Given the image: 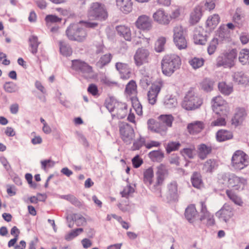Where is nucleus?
<instances>
[{
    "instance_id": "54",
    "label": "nucleus",
    "mask_w": 249,
    "mask_h": 249,
    "mask_svg": "<svg viewBox=\"0 0 249 249\" xmlns=\"http://www.w3.org/2000/svg\"><path fill=\"white\" fill-rule=\"evenodd\" d=\"M61 198L70 201L72 204L75 206H79L80 205V201L78 199L72 195H63L61 196Z\"/></svg>"
},
{
    "instance_id": "5",
    "label": "nucleus",
    "mask_w": 249,
    "mask_h": 249,
    "mask_svg": "<svg viewBox=\"0 0 249 249\" xmlns=\"http://www.w3.org/2000/svg\"><path fill=\"white\" fill-rule=\"evenodd\" d=\"M88 16L92 19L103 21L107 19L108 14L104 4L96 2L91 4L88 12Z\"/></svg>"
},
{
    "instance_id": "7",
    "label": "nucleus",
    "mask_w": 249,
    "mask_h": 249,
    "mask_svg": "<svg viewBox=\"0 0 249 249\" xmlns=\"http://www.w3.org/2000/svg\"><path fill=\"white\" fill-rule=\"evenodd\" d=\"M202 104V100L196 95L194 90L191 89L184 97L182 107L186 110H193L199 107Z\"/></svg>"
},
{
    "instance_id": "36",
    "label": "nucleus",
    "mask_w": 249,
    "mask_h": 249,
    "mask_svg": "<svg viewBox=\"0 0 249 249\" xmlns=\"http://www.w3.org/2000/svg\"><path fill=\"white\" fill-rule=\"evenodd\" d=\"M233 78L236 82L241 84H246L249 82L248 77L242 71L234 73Z\"/></svg>"
},
{
    "instance_id": "12",
    "label": "nucleus",
    "mask_w": 249,
    "mask_h": 249,
    "mask_svg": "<svg viewBox=\"0 0 249 249\" xmlns=\"http://www.w3.org/2000/svg\"><path fill=\"white\" fill-rule=\"evenodd\" d=\"M213 111L215 114L222 113L223 115H227L229 107L227 103L221 96H217L213 98Z\"/></svg>"
},
{
    "instance_id": "3",
    "label": "nucleus",
    "mask_w": 249,
    "mask_h": 249,
    "mask_svg": "<svg viewBox=\"0 0 249 249\" xmlns=\"http://www.w3.org/2000/svg\"><path fill=\"white\" fill-rule=\"evenodd\" d=\"M219 180L221 183L229 188H232L238 190L243 188L247 183V180L243 178L239 177L234 174L224 173L221 175Z\"/></svg>"
},
{
    "instance_id": "13",
    "label": "nucleus",
    "mask_w": 249,
    "mask_h": 249,
    "mask_svg": "<svg viewBox=\"0 0 249 249\" xmlns=\"http://www.w3.org/2000/svg\"><path fill=\"white\" fill-rule=\"evenodd\" d=\"M149 54V51L146 49L140 48L137 49L134 56L136 65L140 67L148 63Z\"/></svg>"
},
{
    "instance_id": "31",
    "label": "nucleus",
    "mask_w": 249,
    "mask_h": 249,
    "mask_svg": "<svg viewBox=\"0 0 249 249\" xmlns=\"http://www.w3.org/2000/svg\"><path fill=\"white\" fill-rule=\"evenodd\" d=\"M191 182L192 185L196 188H200L203 186L202 177L198 172H194L191 177Z\"/></svg>"
},
{
    "instance_id": "4",
    "label": "nucleus",
    "mask_w": 249,
    "mask_h": 249,
    "mask_svg": "<svg viewBox=\"0 0 249 249\" xmlns=\"http://www.w3.org/2000/svg\"><path fill=\"white\" fill-rule=\"evenodd\" d=\"M157 171L156 172V182L155 184L151 187V190L155 192L157 197H161V188L160 186L162 184L164 179L168 176V168L163 164H160L157 167Z\"/></svg>"
},
{
    "instance_id": "55",
    "label": "nucleus",
    "mask_w": 249,
    "mask_h": 249,
    "mask_svg": "<svg viewBox=\"0 0 249 249\" xmlns=\"http://www.w3.org/2000/svg\"><path fill=\"white\" fill-rule=\"evenodd\" d=\"M73 220H74L77 226L84 225L86 223V220L80 214H74L72 216Z\"/></svg>"
},
{
    "instance_id": "20",
    "label": "nucleus",
    "mask_w": 249,
    "mask_h": 249,
    "mask_svg": "<svg viewBox=\"0 0 249 249\" xmlns=\"http://www.w3.org/2000/svg\"><path fill=\"white\" fill-rule=\"evenodd\" d=\"M116 5L124 14L129 13L132 9L131 0H116Z\"/></svg>"
},
{
    "instance_id": "10",
    "label": "nucleus",
    "mask_w": 249,
    "mask_h": 249,
    "mask_svg": "<svg viewBox=\"0 0 249 249\" xmlns=\"http://www.w3.org/2000/svg\"><path fill=\"white\" fill-rule=\"evenodd\" d=\"M72 66L73 69L81 72L86 78H91L93 75L92 67L84 61L80 60H72Z\"/></svg>"
},
{
    "instance_id": "30",
    "label": "nucleus",
    "mask_w": 249,
    "mask_h": 249,
    "mask_svg": "<svg viewBox=\"0 0 249 249\" xmlns=\"http://www.w3.org/2000/svg\"><path fill=\"white\" fill-rule=\"evenodd\" d=\"M217 165L215 160L209 159L204 163L202 170L206 173H212L217 168Z\"/></svg>"
},
{
    "instance_id": "40",
    "label": "nucleus",
    "mask_w": 249,
    "mask_h": 249,
    "mask_svg": "<svg viewBox=\"0 0 249 249\" xmlns=\"http://www.w3.org/2000/svg\"><path fill=\"white\" fill-rule=\"evenodd\" d=\"M219 21L220 17L219 15L213 14L208 18L206 21V25L211 28H214L219 23Z\"/></svg>"
},
{
    "instance_id": "56",
    "label": "nucleus",
    "mask_w": 249,
    "mask_h": 249,
    "mask_svg": "<svg viewBox=\"0 0 249 249\" xmlns=\"http://www.w3.org/2000/svg\"><path fill=\"white\" fill-rule=\"evenodd\" d=\"M136 84L134 81H130L126 86L125 92L128 94L134 93L136 90Z\"/></svg>"
},
{
    "instance_id": "22",
    "label": "nucleus",
    "mask_w": 249,
    "mask_h": 249,
    "mask_svg": "<svg viewBox=\"0 0 249 249\" xmlns=\"http://www.w3.org/2000/svg\"><path fill=\"white\" fill-rule=\"evenodd\" d=\"M204 127V124L201 121H195L188 125V131L191 134H196L200 132Z\"/></svg>"
},
{
    "instance_id": "42",
    "label": "nucleus",
    "mask_w": 249,
    "mask_h": 249,
    "mask_svg": "<svg viewBox=\"0 0 249 249\" xmlns=\"http://www.w3.org/2000/svg\"><path fill=\"white\" fill-rule=\"evenodd\" d=\"M214 82L212 80L206 78L200 83V87L202 89L205 91H211L213 89Z\"/></svg>"
},
{
    "instance_id": "63",
    "label": "nucleus",
    "mask_w": 249,
    "mask_h": 249,
    "mask_svg": "<svg viewBox=\"0 0 249 249\" xmlns=\"http://www.w3.org/2000/svg\"><path fill=\"white\" fill-rule=\"evenodd\" d=\"M215 1L216 0H206L204 4L206 9L209 11L214 9L215 7Z\"/></svg>"
},
{
    "instance_id": "14",
    "label": "nucleus",
    "mask_w": 249,
    "mask_h": 249,
    "mask_svg": "<svg viewBox=\"0 0 249 249\" xmlns=\"http://www.w3.org/2000/svg\"><path fill=\"white\" fill-rule=\"evenodd\" d=\"M120 132L123 140L125 142H131L134 137L133 128L127 123H123L120 126Z\"/></svg>"
},
{
    "instance_id": "24",
    "label": "nucleus",
    "mask_w": 249,
    "mask_h": 249,
    "mask_svg": "<svg viewBox=\"0 0 249 249\" xmlns=\"http://www.w3.org/2000/svg\"><path fill=\"white\" fill-rule=\"evenodd\" d=\"M168 200L169 201L176 200L178 198V185L177 182H171L168 185Z\"/></svg>"
},
{
    "instance_id": "18",
    "label": "nucleus",
    "mask_w": 249,
    "mask_h": 249,
    "mask_svg": "<svg viewBox=\"0 0 249 249\" xmlns=\"http://www.w3.org/2000/svg\"><path fill=\"white\" fill-rule=\"evenodd\" d=\"M216 216L227 222L233 215L232 208L227 204L216 213Z\"/></svg>"
},
{
    "instance_id": "48",
    "label": "nucleus",
    "mask_w": 249,
    "mask_h": 249,
    "mask_svg": "<svg viewBox=\"0 0 249 249\" xmlns=\"http://www.w3.org/2000/svg\"><path fill=\"white\" fill-rule=\"evenodd\" d=\"M249 57V50L242 49L239 54V60L243 64L245 65L248 62Z\"/></svg>"
},
{
    "instance_id": "1",
    "label": "nucleus",
    "mask_w": 249,
    "mask_h": 249,
    "mask_svg": "<svg viewBox=\"0 0 249 249\" xmlns=\"http://www.w3.org/2000/svg\"><path fill=\"white\" fill-rule=\"evenodd\" d=\"M84 23L86 27L94 28L97 26L98 23L93 22L80 21L78 23L71 24L66 31L68 38L72 41L82 42L86 40L88 33L81 25Z\"/></svg>"
},
{
    "instance_id": "52",
    "label": "nucleus",
    "mask_w": 249,
    "mask_h": 249,
    "mask_svg": "<svg viewBox=\"0 0 249 249\" xmlns=\"http://www.w3.org/2000/svg\"><path fill=\"white\" fill-rule=\"evenodd\" d=\"M218 44V40L216 38H213L210 42L207 48L208 53L212 55L215 52Z\"/></svg>"
},
{
    "instance_id": "23",
    "label": "nucleus",
    "mask_w": 249,
    "mask_h": 249,
    "mask_svg": "<svg viewBox=\"0 0 249 249\" xmlns=\"http://www.w3.org/2000/svg\"><path fill=\"white\" fill-rule=\"evenodd\" d=\"M204 31L201 29H196L194 32L193 39L196 44L204 45L206 40V35H204Z\"/></svg>"
},
{
    "instance_id": "17",
    "label": "nucleus",
    "mask_w": 249,
    "mask_h": 249,
    "mask_svg": "<svg viewBox=\"0 0 249 249\" xmlns=\"http://www.w3.org/2000/svg\"><path fill=\"white\" fill-rule=\"evenodd\" d=\"M153 18L155 21L160 24L167 25L170 22V18L168 14L162 9L155 12L153 15Z\"/></svg>"
},
{
    "instance_id": "49",
    "label": "nucleus",
    "mask_w": 249,
    "mask_h": 249,
    "mask_svg": "<svg viewBox=\"0 0 249 249\" xmlns=\"http://www.w3.org/2000/svg\"><path fill=\"white\" fill-rule=\"evenodd\" d=\"M165 43L166 38L164 37H160L155 43V51L158 53L162 52L164 50Z\"/></svg>"
},
{
    "instance_id": "45",
    "label": "nucleus",
    "mask_w": 249,
    "mask_h": 249,
    "mask_svg": "<svg viewBox=\"0 0 249 249\" xmlns=\"http://www.w3.org/2000/svg\"><path fill=\"white\" fill-rule=\"evenodd\" d=\"M5 91L9 93L17 92L19 90L18 86L13 82H7L3 85Z\"/></svg>"
},
{
    "instance_id": "6",
    "label": "nucleus",
    "mask_w": 249,
    "mask_h": 249,
    "mask_svg": "<svg viewBox=\"0 0 249 249\" xmlns=\"http://www.w3.org/2000/svg\"><path fill=\"white\" fill-rule=\"evenodd\" d=\"M237 56V51L232 49L218 56L216 60V65L218 67L231 68L234 65V60Z\"/></svg>"
},
{
    "instance_id": "11",
    "label": "nucleus",
    "mask_w": 249,
    "mask_h": 249,
    "mask_svg": "<svg viewBox=\"0 0 249 249\" xmlns=\"http://www.w3.org/2000/svg\"><path fill=\"white\" fill-rule=\"evenodd\" d=\"M163 85V83L161 80L157 81L152 84L147 92V99L150 104L154 105L156 103L158 95Z\"/></svg>"
},
{
    "instance_id": "9",
    "label": "nucleus",
    "mask_w": 249,
    "mask_h": 249,
    "mask_svg": "<svg viewBox=\"0 0 249 249\" xmlns=\"http://www.w3.org/2000/svg\"><path fill=\"white\" fill-rule=\"evenodd\" d=\"M173 40L178 49L182 50L187 48L186 32L182 26H177L174 28Z\"/></svg>"
},
{
    "instance_id": "34",
    "label": "nucleus",
    "mask_w": 249,
    "mask_h": 249,
    "mask_svg": "<svg viewBox=\"0 0 249 249\" xmlns=\"http://www.w3.org/2000/svg\"><path fill=\"white\" fill-rule=\"evenodd\" d=\"M60 53L64 56H69L72 54V49L70 46L63 41H59Z\"/></svg>"
},
{
    "instance_id": "29",
    "label": "nucleus",
    "mask_w": 249,
    "mask_h": 249,
    "mask_svg": "<svg viewBox=\"0 0 249 249\" xmlns=\"http://www.w3.org/2000/svg\"><path fill=\"white\" fill-rule=\"evenodd\" d=\"M216 137L217 141L222 142L231 139L233 136L231 132L221 129L217 132Z\"/></svg>"
},
{
    "instance_id": "46",
    "label": "nucleus",
    "mask_w": 249,
    "mask_h": 249,
    "mask_svg": "<svg viewBox=\"0 0 249 249\" xmlns=\"http://www.w3.org/2000/svg\"><path fill=\"white\" fill-rule=\"evenodd\" d=\"M178 104L177 99L172 96H166L164 99V105L166 108L175 107Z\"/></svg>"
},
{
    "instance_id": "16",
    "label": "nucleus",
    "mask_w": 249,
    "mask_h": 249,
    "mask_svg": "<svg viewBox=\"0 0 249 249\" xmlns=\"http://www.w3.org/2000/svg\"><path fill=\"white\" fill-rule=\"evenodd\" d=\"M148 127L151 131L164 135L167 130V127L161 121H155L154 119H149L147 121Z\"/></svg>"
},
{
    "instance_id": "62",
    "label": "nucleus",
    "mask_w": 249,
    "mask_h": 249,
    "mask_svg": "<svg viewBox=\"0 0 249 249\" xmlns=\"http://www.w3.org/2000/svg\"><path fill=\"white\" fill-rule=\"evenodd\" d=\"M194 148H184L181 153L183 156L193 159L194 156Z\"/></svg>"
},
{
    "instance_id": "15",
    "label": "nucleus",
    "mask_w": 249,
    "mask_h": 249,
    "mask_svg": "<svg viewBox=\"0 0 249 249\" xmlns=\"http://www.w3.org/2000/svg\"><path fill=\"white\" fill-rule=\"evenodd\" d=\"M136 26L143 31H149L152 27V20L145 15L139 16L135 22Z\"/></svg>"
},
{
    "instance_id": "39",
    "label": "nucleus",
    "mask_w": 249,
    "mask_h": 249,
    "mask_svg": "<svg viewBox=\"0 0 249 249\" xmlns=\"http://www.w3.org/2000/svg\"><path fill=\"white\" fill-rule=\"evenodd\" d=\"M218 89L219 91L226 95L230 94L233 90L232 86L227 85L225 82H220L218 84Z\"/></svg>"
},
{
    "instance_id": "8",
    "label": "nucleus",
    "mask_w": 249,
    "mask_h": 249,
    "mask_svg": "<svg viewBox=\"0 0 249 249\" xmlns=\"http://www.w3.org/2000/svg\"><path fill=\"white\" fill-rule=\"evenodd\" d=\"M249 163L248 156L244 152L238 150L233 154L231 159V164L235 170L243 169L247 167Z\"/></svg>"
},
{
    "instance_id": "41",
    "label": "nucleus",
    "mask_w": 249,
    "mask_h": 249,
    "mask_svg": "<svg viewBox=\"0 0 249 249\" xmlns=\"http://www.w3.org/2000/svg\"><path fill=\"white\" fill-rule=\"evenodd\" d=\"M148 155L152 161L156 162H160L164 157V153L160 150L152 151Z\"/></svg>"
},
{
    "instance_id": "32",
    "label": "nucleus",
    "mask_w": 249,
    "mask_h": 249,
    "mask_svg": "<svg viewBox=\"0 0 249 249\" xmlns=\"http://www.w3.org/2000/svg\"><path fill=\"white\" fill-rule=\"evenodd\" d=\"M197 214V211L194 205H189L185 210V216L190 222H193V219Z\"/></svg>"
},
{
    "instance_id": "59",
    "label": "nucleus",
    "mask_w": 249,
    "mask_h": 249,
    "mask_svg": "<svg viewBox=\"0 0 249 249\" xmlns=\"http://www.w3.org/2000/svg\"><path fill=\"white\" fill-rule=\"evenodd\" d=\"M47 198L45 194L38 193L37 196H33L30 198V201L32 203L36 204L38 201H44Z\"/></svg>"
},
{
    "instance_id": "33",
    "label": "nucleus",
    "mask_w": 249,
    "mask_h": 249,
    "mask_svg": "<svg viewBox=\"0 0 249 249\" xmlns=\"http://www.w3.org/2000/svg\"><path fill=\"white\" fill-rule=\"evenodd\" d=\"M219 37L222 41H229L230 38V31L225 26H221L217 31Z\"/></svg>"
},
{
    "instance_id": "51",
    "label": "nucleus",
    "mask_w": 249,
    "mask_h": 249,
    "mask_svg": "<svg viewBox=\"0 0 249 249\" xmlns=\"http://www.w3.org/2000/svg\"><path fill=\"white\" fill-rule=\"evenodd\" d=\"M204 62V60L202 58L194 57L189 61V64L192 67L196 69L202 67Z\"/></svg>"
},
{
    "instance_id": "57",
    "label": "nucleus",
    "mask_w": 249,
    "mask_h": 249,
    "mask_svg": "<svg viewBox=\"0 0 249 249\" xmlns=\"http://www.w3.org/2000/svg\"><path fill=\"white\" fill-rule=\"evenodd\" d=\"M180 146V144L178 142H169L166 147L167 153H170L172 151L178 150Z\"/></svg>"
},
{
    "instance_id": "61",
    "label": "nucleus",
    "mask_w": 249,
    "mask_h": 249,
    "mask_svg": "<svg viewBox=\"0 0 249 249\" xmlns=\"http://www.w3.org/2000/svg\"><path fill=\"white\" fill-rule=\"evenodd\" d=\"M134 192V189L130 185H127L121 192L123 197H127L131 194Z\"/></svg>"
},
{
    "instance_id": "25",
    "label": "nucleus",
    "mask_w": 249,
    "mask_h": 249,
    "mask_svg": "<svg viewBox=\"0 0 249 249\" xmlns=\"http://www.w3.org/2000/svg\"><path fill=\"white\" fill-rule=\"evenodd\" d=\"M30 51L33 54H36L38 51V47L40 42L38 41V37L36 35H31L28 39Z\"/></svg>"
},
{
    "instance_id": "21",
    "label": "nucleus",
    "mask_w": 249,
    "mask_h": 249,
    "mask_svg": "<svg viewBox=\"0 0 249 249\" xmlns=\"http://www.w3.org/2000/svg\"><path fill=\"white\" fill-rule=\"evenodd\" d=\"M212 151V147L211 145L202 143L198 146L197 155L201 160H204L211 153Z\"/></svg>"
},
{
    "instance_id": "28",
    "label": "nucleus",
    "mask_w": 249,
    "mask_h": 249,
    "mask_svg": "<svg viewBox=\"0 0 249 249\" xmlns=\"http://www.w3.org/2000/svg\"><path fill=\"white\" fill-rule=\"evenodd\" d=\"M116 116L119 119L124 118L127 113V106L123 103H116L115 106Z\"/></svg>"
},
{
    "instance_id": "35",
    "label": "nucleus",
    "mask_w": 249,
    "mask_h": 249,
    "mask_svg": "<svg viewBox=\"0 0 249 249\" xmlns=\"http://www.w3.org/2000/svg\"><path fill=\"white\" fill-rule=\"evenodd\" d=\"M112 58V55L110 53H107L103 55L97 62V66L100 69L103 68L105 66L107 65L110 62Z\"/></svg>"
},
{
    "instance_id": "2",
    "label": "nucleus",
    "mask_w": 249,
    "mask_h": 249,
    "mask_svg": "<svg viewBox=\"0 0 249 249\" xmlns=\"http://www.w3.org/2000/svg\"><path fill=\"white\" fill-rule=\"evenodd\" d=\"M181 64L180 58L175 54L165 55L161 60L162 73L166 76H171L179 69Z\"/></svg>"
},
{
    "instance_id": "27",
    "label": "nucleus",
    "mask_w": 249,
    "mask_h": 249,
    "mask_svg": "<svg viewBox=\"0 0 249 249\" xmlns=\"http://www.w3.org/2000/svg\"><path fill=\"white\" fill-rule=\"evenodd\" d=\"M247 113L244 108H239L237 110L234 117L232 119V124L238 125L241 124L245 119Z\"/></svg>"
},
{
    "instance_id": "47",
    "label": "nucleus",
    "mask_w": 249,
    "mask_h": 249,
    "mask_svg": "<svg viewBox=\"0 0 249 249\" xmlns=\"http://www.w3.org/2000/svg\"><path fill=\"white\" fill-rule=\"evenodd\" d=\"M132 105L136 113L138 115L142 114V106L137 97H133L131 99Z\"/></svg>"
},
{
    "instance_id": "19",
    "label": "nucleus",
    "mask_w": 249,
    "mask_h": 249,
    "mask_svg": "<svg viewBox=\"0 0 249 249\" xmlns=\"http://www.w3.org/2000/svg\"><path fill=\"white\" fill-rule=\"evenodd\" d=\"M115 67L119 71L122 79H128L130 77L131 70L127 64L117 62L115 64Z\"/></svg>"
},
{
    "instance_id": "53",
    "label": "nucleus",
    "mask_w": 249,
    "mask_h": 249,
    "mask_svg": "<svg viewBox=\"0 0 249 249\" xmlns=\"http://www.w3.org/2000/svg\"><path fill=\"white\" fill-rule=\"evenodd\" d=\"M83 231V228H77L72 230L65 236V239L70 241L78 236L80 233Z\"/></svg>"
},
{
    "instance_id": "50",
    "label": "nucleus",
    "mask_w": 249,
    "mask_h": 249,
    "mask_svg": "<svg viewBox=\"0 0 249 249\" xmlns=\"http://www.w3.org/2000/svg\"><path fill=\"white\" fill-rule=\"evenodd\" d=\"M218 118L211 123L212 126H222L226 124L225 118L227 115H223L222 113L216 114Z\"/></svg>"
},
{
    "instance_id": "44",
    "label": "nucleus",
    "mask_w": 249,
    "mask_h": 249,
    "mask_svg": "<svg viewBox=\"0 0 249 249\" xmlns=\"http://www.w3.org/2000/svg\"><path fill=\"white\" fill-rule=\"evenodd\" d=\"M207 214L201 215L200 217V220L204 224L208 226H211L214 224V219L213 216L210 214V213Z\"/></svg>"
},
{
    "instance_id": "58",
    "label": "nucleus",
    "mask_w": 249,
    "mask_h": 249,
    "mask_svg": "<svg viewBox=\"0 0 249 249\" xmlns=\"http://www.w3.org/2000/svg\"><path fill=\"white\" fill-rule=\"evenodd\" d=\"M145 140L143 137H140L139 139L135 141L131 149L133 151L139 150L143 145H145Z\"/></svg>"
},
{
    "instance_id": "64",
    "label": "nucleus",
    "mask_w": 249,
    "mask_h": 249,
    "mask_svg": "<svg viewBox=\"0 0 249 249\" xmlns=\"http://www.w3.org/2000/svg\"><path fill=\"white\" fill-rule=\"evenodd\" d=\"M132 164L135 168L139 167L142 163L143 161L138 155L136 156L132 160Z\"/></svg>"
},
{
    "instance_id": "60",
    "label": "nucleus",
    "mask_w": 249,
    "mask_h": 249,
    "mask_svg": "<svg viewBox=\"0 0 249 249\" xmlns=\"http://www.w3.org/2000/svg\"><path fill=\"white\" fill-rule=\"evenodd\" d=\"M45 20L47 23H57L61 21V18L53 15H49L46 17Z\"/></svg>"
},
{
    "instance_id": "43",
    "label": "nucleus",
    "mask_w": 249,
    "mask_h": 249,
    "mask_svg": "<svg viewBox=\"0 0 249 249\" xmlns=\"http://www.w3.org/2000/svg\"><path fill=\"white\" fill-rule=\"evenodd\" d=\"M158 120L168 128L172 126L174 117L172 115H161L159 117Z\"/></svg>"
},
{
    "instance_id": "38",
    "label": "nucleus",
    "mask_w": 249,
    "mask_h": 249,
    "mask_svg": "<svg viewBox=\"0 0 249 249\" xmlns=\"http://www.w3.org/2000/svg\"><path fill=\"white\" fill-rule=\"evenodd\" d=\"M226 193L228 197L235 204L239 206L242 205L243 201L241 198L236 195L232 190H227Z\"/></svg>"
},
{
    "instance_id": "26",
    "label": "nucleus",
    "mask_w": 249,
    "mask_h": 249,
    "mask_svg": "<svg viewBox=\"0 0 249 249\" xmlns=\"http://www.w3.org/2000/svg\"><path fill=\"white\" fill-rule=\"evenodd\" d=\"M116 29L118 34L126 40H131V33L129 28L124 25H119L116 27Z\"/></svg>"
},
{
    "instance_id": "37",
    "label": "nucleus",
    "mask_w": 249,
    "mask_h": 249,
    "mask_svg": "<svg viewBox=\"0 0 249 249\" xmlns=\"http://www.w3.org/2000/svg\"><path fill=\"white\" fill-rule=\"evenodd\" d=\"M154 172L151 167L147 169L143 173V181L147 185H151L153 181Z\"/></svg>"
}]
</instances>
